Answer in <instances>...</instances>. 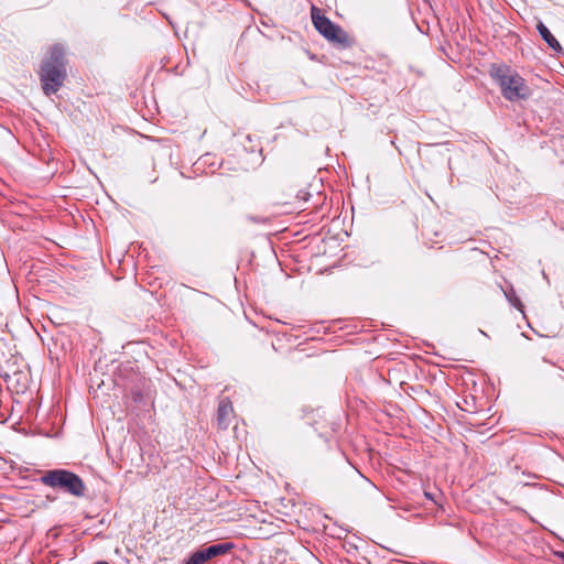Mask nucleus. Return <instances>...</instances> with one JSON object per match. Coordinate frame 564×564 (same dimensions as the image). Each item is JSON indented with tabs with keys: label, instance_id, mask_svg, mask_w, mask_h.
<instances>
[{
	"label": "nucleus",
	"instance_id": "obj_1",
	"mask_svg": "<svg viewBox=\"0 0 564 564\" xmlns=\"http://www.w3.org/2000/svg\"><path fill=\"white\" fill-rule=\"evenodd\" d=\"M65 50L62 45H53L42 63L40 79L46 96L55 94L66 78Z\"/></svg>",
	"mask_w": 564,
	"mask_h": 564
},
{
	"label": "nucleus",
	"instance_id": "obj_2",
	"mask_svg": "<svg viewBox=\"0 0 564 564\" xmlns=\"http://www.w3.org/2000/svg\"><path fill=\"white\" fill-rule=\"evenodd\" d=\"M494 77L497 79L506 99L516 101L529 97V87L525 85L524 79L516 72L500 66L495 69Z\"/></svg>",
	"mask_w": 564,
	"mask_h": 564
},
{
	"label": "nucleus",
	"instance_id": "obj_3",
	"mask_svg": "<svg viewBox=\"0 0 564 564\" xmlns=\"http://www.w3.org/2000/svg\"><path fill=\"white\" fill-rule=\"evenodd\" d=\"M41 481L45 486L62 489L75 497H83L86 491L82 478L66 469L48 470L41 477Z\"/></svg>",
	"mask_w": 564,
	"mask_h": 564
},
{
	"label": "nucleus",
	"instance_id": "obj_4",
	"mask_svg": "<svg viewBox=\"0 0 564 564\" xmlns=\"http://www.w3.org/2000/svg\"><path fill=\"white\" fill-rule=\"evenodd\" d=\"M311 17L315 29L327 41L340 45H348V34L337 24L333 23L327 17L321 13V10L313 6L311 8Z\"/></svg>",
	"mask_w": 564,
	"mask_h": 564
},
{
	"label": "nucleus",
	"instance_id": "obj_5",
	"mask_svg": "<svg viewBox=\"0 0 564 564\" xmlns=\"http://www.w3.org/2000/svg\"><path fill=\"white\" fill-rule=\"evenodd\" d=\"M232 549L230 543L213 544L206 549H200L193 552L183 564H204L207 561L223 555Z\"/></svg>",
	"mask_w": 564,
	"mask_h": 564
},
{
	"label": "nucleus",
	"instance_id": "obj_6",
	"mask_svg": "<svg viewBox=\"0 0 564 564\" xmlns=\"http://www.w3.org/2000/svg\"><path fill=\"white\" fill-rule=\"evenodd\" d=\"M232 414L234 408L231 402L227 398L220 400L216 417L218 427L226 430L231 422Z\"/></svg>",
	"mask_w": 564,
	"mask_h": 564
},
{
	"label": "nucleus",
	"instance_id": "obj_7",
	"mask_svg": "<svg viewBox=\"0 0 564 564\" xmlns=\"http://www.w3.org/2000/svg\"><path fill=\"white\" fill-rule=\"evenodd\" d=\"M536 28L542 39L547 43V45L551 48H553L556 52L562 50L558 41L553 36L550 30L542 22H540Z\"/></svg>",
	"mask_w": 564,
	"mask_h": 564
},
{
	"label": "nucleus",
	"instance_id": "obj_8",
	"mask_svg": "<svg viewBox=\"0 0 564 564\" xmlns=\"http://www.w3.org/2000/svg\"><path fill=\"white\" fill-rule=\"evenodd\" d=\"M503 291V294L507 299V301L512 305L514 306L517 310H519L520 312H523V304L521 302V300L518 297L514 289L511 286L507 290H502Z\"/></svg>",
	"mask_w": 564,
	"mask_h": 564
},
{
	"label": "nucleus",
	"instance_id": "obj_9",
	"mask_svg": "<svg viewBox=\"0 0 564 564\" xmlns=\"http://www.w3.org/2000/svg\"><path fill=\"white\" fill-rule=\"evenodd\" d=\"M216 164L215 156L206 154L195 162V172H199L206 165L214 166Z\"/></svg>",
	"mask_w": 564,
	"mask_h": 564
},
{
	"label": "nucleus",
	"instance_id": "obj_10",
	"mask_svg": "<svg viewBox=\"0 0 564 564\" xmlns=\"http://www.w3.org/2000/svg\"><path fill=\"white\" fill-rule=\"evenodd\" d=\"M425 497L430 500H434V496L431 492H425Z\"/></svg>",
	"mask_w": 564,
	"mask_h": 564
},
{
	"label": "nucleus",
	"instance_id": "obj_11",
	"mask_svg": "<svg viewBox=\"0 0 564 564\" xmlns=\"http://www.w3.org/2000/svg\"><path fill=\"white\" fill-rule=\"evenodd\" d=\"M215 173H216V171H215V170H210L209 172H205V174H206V175H208V174L213 175V174H215Z\"/></svg>",
	"mask_w": 564,
	"mask_h": 564
},
{
	"label": "nucleus",
	"instance_id": "obj_12",
	"mask_svg": "<svg viewBox=\"0 0 564 564\" xmlns=\"http://www.w3.org/2000/svg\"><path fill=\"white\" fill-rule=\"evenodd\" d=\"M95 564H109V563L105 562V561H99V562H96Z\"/></svg>",
	"mask_w": 564,
	"mask_h": 564
},
{
	"label": "nucleus",
	"instance_id": "obj_13",
	"mask_svg": "<svg viewBox=\"0 0 564 564\" xmlns=\"http://www.w3.org/2000/svg\"><path fill=\"white\" fill-rule=\"evenodd\" d=\"M246 139H247L249 142H251V141H252V138H251V135H249V134L246 137Z\"/></svg>",
	"mask_w": 564,
	"mask_h": 564
}]
</instances>
